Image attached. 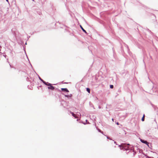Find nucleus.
Segmentation results:
<instances>
[{
  "instance_id": "obj_21",
  "label": "nucleus",
  "mask_w": 158,
  "mask_h": 158,
  "mask_svg": "<svg viewBox=\"0 0 158 158\" xmlns=\"http://www.w3.org/2000/svg\"><path fill=\"white\" fill-rule=\"evenodd\" d=\"M135 154H136V152H134V154H133L134 155H135Z\"/></svg>"
},
{
  "instance_id": "obj_7",
  "label": "nucleus",
  "mask_w": 158,
  "mask_h": 158,
  "mask_svg": "<svg viewBox=\"0 0 158 158\" xmlns=\"http://www.w3.org/2000/svg\"><path fill=\"white\" fill-rule=\"evenodd\" d=\"M71 113L72 114V116L73 117H74L75 118H77V117L76 116L75 114H74L73 112H71Z\"/></svg>"
},
{
  "instance_id": "obj_13",
  "label": "nucleus",
  "mask_w": 158,
  "mask_h": 158,
  "mask_svg": "<svg viewBox=\"0 0 158 158\" xmlns=\"http://www.w3.org/2000/svg\"><path fill=\"white\" fill-rule=\"evenodd\" d=\"M97 129L99 132H101V131L100 129L98 128H97Z\"/></svg>"
},
{
  "instance_id": "obj_25",
  "label": "nucleus",
  "mask_w": 158,
  "mask_h": 158,
  "mask_svg": "<svg viewBox=\"0 0 158 158\" xmlns=\"http://www.w3.org/2000/svg\"><path fill=\"white\" fill-rule=\"evenodd\" d=\"M1 52H0V55H1Z\"/></svg>"
},
{
  "instance_id": "obj_20",
  "label": "nucleus",
  "mask_w": 158,
  "mask_h": 158,
  "mask_svg": "<svg viewBox=\"0 0 158 158\" xmlns=\"http://www.w3.org/2000/svg\"><path fill=\"white\" fill-rule=\"evenodd\" d=\"M6 1L8 2V3H9V0H6Z\"/></svg>"
},
{
  "instance_id": "obj_16",
  "label": "nucleus",
  "mask_w": 158,
  "mask_h": 158,
  "mask_svg": "<svg viewBox=\"0 0 158 158\" xmlns=\"http://www.w3.org/2000/svg\"><path fill=\"white\" fill-rule=\"evenodd\" d=\"M101 132V133H102V134H103V131H101V132Z\"/></svg>"
},
{
  "instance_id": "obj_6",
  "label": "nucleus",
  "mask_w": 158,
  "mask_h": 158,
  "mask_svg": "<svg viewBox=\"0 0 158 158\" xmlns=\"http://www.w3.org/2000/svg\"><path fill=\"white\" fill-rule=\"evenodd\" d=\"M65 97L69 98V97H71L72 96V94H70V95H64Z\"/></svg>"
},
{
  "instance_id": "obj_11",
  "label": "nucleus",
  "mask_w": 158,
  "mask_h": 158,
  "mask_svg": "<svg viewBox=\"0 0 158 158\" xmlns=\"http://www.w3.org/2000/svg\"><path fill=\"white\" fill-rule=\"evenodd\" d=\"M114 87V86L113 85H110V88L111 89L113 88Z\"/></svg>"
},
{
  "instance_id": "obj_12",
  "label": "nucleus",
  "mask_w": 158,
  "mask_h": 158,
  "mask_svg": "<svg viewBox=\"0 0 158 158\" xmlns=\"http://www.w3.org/2000/svg\"><path fill=\"white\" fill-rule=\"evenodd\" d=\"M141 120L142 121H144V117H143L142 119H141Z\"/></svg>"
},
{
  "instance_id": "obj_17",
  "label": "nucleus",
  "mask_w": 158,
  "mask_h": 158,
  "mask_svg": "<svg viewBox=\"0 0 158 158\" xmlns=\"http://www.w3.org/2000/svg\"><path fill=\"white\" fill-rule=\"evenodd\" d=\"M107 138L108 139H110L109 138V137L108 136H107Z\"/></svg>"
},
{
  "instance_id": "obj_19",
  "label": "nucleus",
  "mask_w": 158,
  "mask_h": 158,
  "mask_svg": "<svg viewBox=\"0 0 158 158\" xmlns=\"http://www.w3.org/2000/svg\"><path fill=\"white\" fill-rule=\"evenodd\" d=\"M116 124H117V125H119V123L118 122L116 123Z\"/></svg>"
},
{
  "instance_id": "obj_3",
  "label": "nucleus",
  "mask_w": 158,
  "mask_h": 158,
  "mask_svg": "<svg viewBox=\"0 0 158 158\" xmlns=\"http://www.w3.org/2000/svg\"><path fill=\"white\" fill-rule=\"evenodd\" d=\"M61 90L62 91L65 92H69V90L67 88H61Z\"/></svg>"
},
{
  "instance_id": "obj_18",
  "label": "nucleus",
  "mask_w": 158,
  "mask_h": 158,
  "mask_svg": "<svg viewBox=\"0 0 158 158\" xmlns=\"http://www.w3.org/2000/svg\"><path fill=\"white\" fill-rule=\"evenodd\" d=\"M114 143L116 144V145H117L116 141H114Z\"/></svg>"
},
{
  "instance_id": "obj_22",
  "label": "nucleus",
  "mask_w": 158,
  "mask_h": 158,
  "mask_svg": "<svg viewBox=\"0 0 158 158\" xmlns=\"http://www.w3.org/2000/svg\"><path fill=\"white\" fill-rule=\"evenodd\" d=\"M144 116H145V115H144V114L143 115V117H144Z\"/></svg>"
},
{
  "instance_id": "obj_24",
  "label": "nucleus",
  "mask_w": 158,
  "mask_h": 158,
  "mask_svg": "<svg viewBox=\"0 0 158 158\" xmlns=\"http://www.w3.org/2000/svg\"><path fill=\"white\" fill-rule=\"evenodd\" d=\"M64 83V84H66V83H66V82H65V83Z\"/></svg>"
},
{
  "instance_id": "obj_8",
  "label": "nucleus",
  "mask_w": 158,
  "mask_h": 158,
  "mask_svg": "<svg viewBox=\"0 0 158 158\" xmlns=\"http://www.w3.org/2000/svg\"><path fill=\"white\" fill-rule=\"evenodd\" d=\"M86 91H87V92L89 93H90V89L89 88H86Z\"/></svg>"
},
{
  "instance_id": "obj_2",
  "label": "nucleus",
  "mask_w": 158,
  "mask_h": 158,
  "mask_svg": "<svg viewBox=\"0 0 158 158\" xmlns=\"http://www.w3.org/2000/svg\"><path fill=\"white\" fill-rule=\"evenodd\" d=\"M140 141L142 143L146 144L148 146V147L149 146L148 145L149 143L147 141L142 139H140Z\"/></svg>"
},
{
  "instance_id": "obj_4",
  "label": "nucleus",
  "mask_w": 158,
  "mask_h": 158,
  "mask_svg": "<svg viewBox=\"0 0 158 158\" xmlns=\"http://www.w3.org/2000/svg\"><path fill=\"white\" fill-rule=\"evenodd\" d=\"M123 144H122L121 145H119L118 146L120 147V148L121 149H124L125 150H126V148H124V147L123 146Z\"/></svg>"
},
{
  "instance_id": "obj_5",
  "label": "nucleus",
  "mask_w": 158,
  "mask_h": 158,
  "mask_svg": "<svg viewBox=\"0 0 158 158\" xmlns=\"http://www.w3.org/2000/svg\"><path fill=\"white\" fill-rule=\"evenodd\" d=\"M80 27L81 29L82 30V31L85 33H86L87 32L82 27L81 25H80Z\"/></svg>"
},
{
  "instance_id": "obj_23",
  "label": "nucleus",
  "mask_w": 158,
  "mask_h": 158,
  "mask_svg": "<svg viewBox=\"0 0 158 158\" xmlns=\"http://www.w3.org/2000/svg\"><path fill=\"white\" fill-rule=\"evenodd\" d=\"M112 120L113 121H114V119H113V118H112Z\"/></svg>"
},
{
  "instance_id": "obj_9",
  "label": "nucleus",
  "mask_w": 158,
  "mask_h": 158,
  "mask_svg": "<svg viewBox=\"0 0 158 158\" xmlns=\"http://www.w3.org/2000/svg\"><path fill=\"white\" fill-rule=\"evenodd\" d=\"M43 83L46 85L48 86V84L49 83L48 82H46L45 81H44Z\"/></svg>"
},
{
  "instance_id": "obj_26",
  "label": "nucleus",
  "mask_w": 158,
  "mask_h": 158,
  "mask_svg": "<svg viewBox=\"0 0 158 158\" xmlns=\"http://www.w3.org/2000/svg\"><path fill=\"white\" fill-rule=\"evenodd\" d=\"M27 44V43L26 42V43H25V44Z\"/></svg>"
},
{
  "instance_id": "obj_14",
  "label": "nucleus",
  "mask_w": 158,
  "mask_h": 158,
  "mask_svg": "<svg viewBox=\"0 0 158 158\" xmlns=\"http://www.w3.org/2000/svg\"><path fill=\"white\" fill-rule=\"evenodd\" d=\"M26 80L27 81H29V78L28 77H27L26 78Z\"/></svg>"
},
{
  "instance_id": "obj_10",
  "label": "nucleus",
  "mask_w": 158,
  "mask_h": 158,
  "mask_svg": "<svg viewBox=\"0 0 158 158\" xmlns=\"http://www.w3.org/2000/svg\"><path fill=\"white\" fill-rule=\"evenodd\" d=\"M39 79L43 82L44 81L39 76Z\"/></svg>"
},
{
  "instance_id": "obj_15",
  "label": "nucleus",
  "mask_w": 158,
  "mask_h": 158,
  "mask_svg": "<svg viewBox=\"0 0 158 158\" xmlns=\"http://www.w3.org/2000/svg\"><path fill=\"white\" fill-rule=\"evenodd\" d=\"M126 46L127 47V49H128V50H129V48H128V46H127V45H126Z\"/></svg>"
},
{
  "instance_id": "obj_1",
  "label": "nucleus",
  "mask_w": 158,
  "mask_h": 158,
  "mask_svg": "<svg viewBox=\"0 0 158 158\" xmlns=\"http://www.w3.org/2000/svg\"><path fill=\"white\" fill-rule=\"evenodd\" d=\"M48 88L49 89L53 90L55 89L54 87L52 86V84L50 83H48Z\"/></svg>"
}]
</instances>
